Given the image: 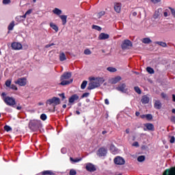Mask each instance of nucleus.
I'll use <instances>...</instances> for the list:
<instances>
[{
  "instance_id": "63",
  "label": "nucleus",
  "mask_w": 175,
  "mask_h": 175,
  "mask_svg": "<svg viewBox=\"0 0 175 175\" xmlns=\"http://www.w3.org/2000/svg\"><path fill=\"white\" fill-rule=\"evenodd\" d=\"M141 118H146V115H142Z\"/></svg>"
},
{
  "instance_id": "23",
  "label": "nucleus",
  "mask_w": 175,
  "mask_h": 175,
  "mask_svg": "<svg viewBox=\"0 0 175 175\" xmlns=\"http://www.w3.org/2000/svg\"><path fill=\"white\" fill-rule=\"evenodd\" d=\"M145 126L147 128L148 131H154V124L151 123H148L145 124Z\"/></svg>"
},
{
  "instance_id": "49",
  "label": "nucleus",
  "mask_w": 175,
  "mask_h": 175,
  "mask_svg": "<svg viewBox=\"0 0 175 175\" xmlns=\"http://www.w3.org/2000/svg\"><path fill=\"white\" fill-rule=\"evenodd\" d=\"M162 0H150L152 3H159Z\"/></svg>"
},
{
  "instance_id": "39",
  "label": "nucleus",
  "mask_w": 175,
  "mask_h": 175,
  "mask_svg": "<svg viewBox=\"0 0 175 175\" xmlns=\"http://www.w3.org/2000/svg\"><path fill=\"white\" fill-rule=\"evenodd\" d=\"M92 28H93V29H96V31H101L102 30V27H100L99 26H96V25H93Z\"/></svg>"
},
{
  "instance_id": "55",
  "label": "nucleus",
  "mask_w": 175,
  "mask_h": 175,
  "mask_svg": "<svg viewBox=\"0 0 175 175\" xmlns=\"http://www.w3.org/2000/svg\"><path fill=\"white\" fill-rule=\"evenodd\" d=\"M105 105H109V99L106 98V99L105 100Z\"/></svg>"
},
{
  "instance_id": "21",
  "label": "nucleus",
  "mask_w": 175,
  "mask_h": 175,
  "mask_svg": "<svg viewBox=\"0 0 175 175\" xmlns=\"http://www.w3.org/2000/svg\"><path fill=\"white\" fill-rule=\"evenodd\" d=\"M142 43L145 44H150V43H152V40L150 39V38H145L142 40Z\"/></svg>"
},
{
  "instance_id": "53",
  "label": "nucleus",
  "mask_w": 175,
  "mask_h": 175,
  "mask_svg": "<svg viewBox=\"0 0 175 175\" xmlns=\"http://www.w3.org/2000/svg\"><path fill=\"white\" fill-rule=\"evenodd\" d=\"M90 95V93H84L82 95V98H88V96Z\"/></svg>"
},
{
  "instance_id": "64",
  "label": "nucleus",
  "mask_w": 175,
  "mask_h": 175,
  "mask_svg": "<svg viewBox=\"0 0 175 175\" xmlns=\"http://www.w3.org/2000/svg\"><path fill=\"white\" fill-rule=\"evenodd\" d=\"M16 109H17V110H21L22 108H21V107H18H18H16Z\"/></svg>"
},
{
  "instance_id": "25",
  "label": "nucleus",
  "mask_w": 175,
  "mask_h": 175,
  "mask_svg": "<svg viewBox=\"0 0 175 175\" xmlns=\"http://www.w3.org/2000/svg\"><path fill=\"white\" fill-rule=\"evenodd\" d=\"M82 158L73 159L72 157H70V160L72 163H77V162H80V161H82Z\"/></svg>"
},
{
  "instance_id": "27",
  "label": "nucleus",
  "mask_w": 175,
  "mask_h": 175,
  "mask_svg": "<svg viewBox=\"0 0 175 175\" xmlns=\"http://www.w3.org/2000/svg\"><path fill=\"white\" fill-rule=\"evenodd\" d=\"M50 27H51V28H53L54 29V31H55L56 32H58V26L57 25H56L53 23H51Z\"/></svg>"
},
{
  "instance_id": "32",
  "label": "nucleus",
  "mask_w": 175,
  "mask_h": 175,
  "mask_svg": "<svg viewBox=\"0 0 175 175\" xmlns=\"http://www.w3.org/2000/svg\"><path fill=\"white\" fill-rule=\"evenodd\" d=\"M87 84H88L87 81H83L81 85V90H84L85 88V87H87Z\"/></svg>"
},
{
  "instance_id": "41",
  "label": "nucleus",
  "mask_w": 175,
  "mask_h": 175,
  "mask_svg": "<svg viewBox=\"0 0 175 175\" xmlns=\"http://www.w3.org/2000/svg\"><path fill=\"white\" fill-rule=\"evenodd\" d=\"M134 90L137 94H142V90H140V88L139 87H135Z\"/></svg>"
},
{
  "instance_id": "43",
  "label": "nucleus",
  "mask_w": 175,
  "mask_h": 175,
  "mask_svg": "<svg viewBox=\"0 0 175 175\" xmlns=\"http://www.w3.org/2000/svg\"><path fill=\"white\" fill-rule=\"evenodd\" d=\"M11 84H12V81H10V80H7V81H5V85H6V87H10Z\"/></svg>"
},
{
  "instance_id": "17",
  "label": "nucleus",
  "mask_w": 175,
  "mask_h": 175,
  "mask_svg": "<svg viewBox=\"0 0 175 175\" xmlns=\"http://www.w3.org/2000/svg\"><path fill=\"white\" fill-rule=\"evenodd\" d=\"M79 99V96L77 94H74L72 95L70 98H69V103H74L75 100H78Z\"/></svg>"
},
{
  "instance_id": "44",
  "label": "nucleus",
  "mask_w": 175,
  "mask_h": 175,
  "mask_svg": "<svg viewBox=\"0 0 175 175\" xmlns=\"http://www.w3.org/2000/svg\"><path fill=\"white\" fill-rule=\"evenodd\" d=\"M146 120H152V115L151 114H146Z\"/></svg>"
},
{
  "instance_id": "8",
  "label": "nucleus",
  "mask_w": 175,
  "mask_h": 175,
  "mask_svg": "<svg viewBox=\"0 0 175 175\" xmlns=\"http://www.w3.org/2000/svg\"><path fill=\"white\" fill-rule=\"evenodd\" d=\"M163 175H175V167H172L170 169H166Z\"/></svg>"
},
{
  "instance_id": "52",
  "label": "nucleus",
  "mask_w": 175,
  "mask_h": 175,
  "mask_svg": "<svg viewBox=\"0 0 175 175\" xmlns=\"http://www.w3.org/2000/svg\"><path fill=\"white\" fill-rule=\"evenodd\" d=\"M170 142V143H172V144L174 143V142H175V138H174V136L171 137Z\"/></svg>"
},
{
  "instance_id": "18",
  "label": "nucleus",
  "mask_w": 175,
  "mask_h": 175,
  "mask_svg": "<svg viewBox=\"0 0 175 175\" xmlns=\"http://www.w3.org/2000/svg\"><path fill=\"white\" fill-rule=\"evenodd\" d=\"M141 102L144 105H147V103H148V102H150V98H148V96L145 95V96H142Z\"/></svg>"
},
{
  "instance_id": "11",
  "label": "nucleus",
  "mask_w": 175,
  "mask_h": 175,
  "mask_svg": "<svg viewBox=\"0 0 175 175\" xmlns=\"http://www.w3.org/2000/svg\"><path fill=\"white\" fill-rule=\"evenodd\" d=\"M85 169L86 170H88V172H95V170H96V167H95V165H94V164L91 163H88L86 164Z\"/></svg>"
},
{
  "instance_id": "48",
  "label": "nucleus",
  "mask_w": 175,
  "mask_h": 175,
  "mask_svg": "<svg viewBox=\"0 0 175 175\" xmlns=\"http://www.w3.org/2000/svg\"><path fill=\"white\" fill-rule=\"evenodd\" d=\"M76 170H70V175H76Z\"/></svg>"
},
{
  "instance_id": "30",
  "label": "nucleus",
  "mask_w": 175,
  "mask_h": 175,
  "mask_svg": "<svg viewBox=\"0 0 175 175\" xmlns=\"http://www.w3.org/2000/svg\"><path fill=\"white\" fill-rule=\"evenodd\" d=\"M146 70L148 73H150V75H154V69L151 67H147Z\"/></svg>"
},
{
  "instance_id": "9",
  "label": "nucleus",
  "mask_w": 175,
  "mask_h": 175,
  "mask_svg": "<svg viewBox=\"0 0 175 175\" xmlns=\"http://www.w3.org/2000/svg\"><path fill=\"white\" fill-rule=\"evenodd\" d=\"M114 163L116 165H124L125 160L121 157H117L114 159Z\"/></svg>"
},
{
  "instance_id": "29",
  "label": "nucleus",
  "mask_w": 175,
  "mask_h": 175,
  "mask_svg": "<svg viewBox=\"0 0 175 175\" xmlns=\"http://www.w3.org/2000/svg\"><path fill=\"white\" fill-rule=\"evenodd\" d=\"M13 28H14V21H12L8 25L9 31H13Z\"/></svg>"
},
{
  "instance_id": "51",
  "label": "nucleus",
  "mask_w": 175,
  "mask_h": 175,
  "mask_svg": "<svg viewBox=\"0 0 175 175\" xmlns=\"http://www.w3.org/2000/svg\"><path fill=\"white\" fill-rule=\"evenodd\" d=\"M170 9L171 10V13H172V16H174V17H175V10H174V9H173V8H170Z\"/></svg>"
},
{
  "instance_id": "50",
  "label": "nucleus",
  "mask_w": 175,
  "mask_h": 175,
  "mask_svg": "<svg viewBox=\"0 0 175 175\" xmlns=\"http://www.w3.org/2000/svg\"><path fill=\"white\" fill-rule=\"evenodd\" d=\"M132 146H133V147H139V142H134V143L132 144Z\"/></svg>"
},
{
  "instance_id": "6",
  "label": "nucleus",
  "mask_w": 175,
  "mask_h": 175,
  "mask_svg": "<svg viewBox=\"0 0 175 175\" xmlns=\"http://www.w3.org/2000/svg\"><path fill=\"white\" fill-rule=\"evenodd\" d=\"M98 157H106L107 154V149L105 148H100L96 152Z\"/></svg>"
},
{
  "instance_id": "60",
  "label": "nucleus",
  "mask_w": 175,
  "mask_h": 175,
  "mask_svg": "<svg viewBox=\"0 0 175 175\" xmlns=\"http://www.w3.org/2000/svg\"><path fill=\"white\" fill-rule=\"evenodd\" d=\"M46 49H49V47H51V44H46L45 46Z\"/></svg>"
},
{
  "instance_id": "57",
  "label": "nucleus",
  "mask_w": 175,
  "mask_h": 175,
  "mask_svg": "<svg viewBox=\"0 0 175 175\" xmlns=\"http://www.w3.org/2000/svg\"><path fill=\"white\" fill-rule=\"evenodd\" d=\"M131 130L129 129H126V133L129 134Z\"/></svg>"
},
{
  "instance_id": "34",
  "label": "nucleus",
  "mask_w": 175,
  "mask_h": 175,
  "mask_svg": "<svg viewBox=\"0 0 175 175\" xmlns=\"http://www.w3.org/2000/svg\"><path fill=\"white\" fill-rule=\"evenodd\" d=\"M157 44L159 46H161V47H166V46H167V44H166V42H157Z\"/></svg>"
},
{
  "instance_id": "4",
  "label": "nucleus",
  "mask_w": 175,
  "mask_h": 175,
  "mask_svg": "<svg viewBox=\"0 0 175 175\" xmlns=\"http://www.w3.org/2000/svg\"><path fill=\"white\" fill-rule=\"evenodd\" d=\"M3 100L5 103L8 105V106H11L13 107V106L16 105V99H14L13 97L7 96L3 99Z\"/></svg>"
},
{
  "instance_id": "7",
  "label": "nucleus",
  "mask_w": 175,
  "mask_h": 175,
  "mask_svg": "<svg viewBox=\"0 0 175 175\" xmlns=\"http://www.w3.org/2000/svg\"><path fill=\"white\" fill-rule=\"evenodd\" d=\"M15 84H18L21 87H24V85H27V79L25 78H20L17 81H14Z\"/></svg>"
},
{
  "instance_id": "37",
  "label": "nucleus",
  "mask_w": 175,
  "mask_h": 175,
  "mask_svg": "<svg viewBox=\"0 0 175 175\" xmlns=\"http://www.w3.org/2000/svg\"><path fill=\"white\" fill-rule=\"evenodd\" d=\"M40 118L42 121H46L47 120V116L44 113L41 114Z\"/></svg>"
},
{
  "instance_id": "20",
  "label": "nucleus",
  "mask_w": 175,
  "mask_h": 175,
  "mask_svg": "<svg viewBox=\"0 0 175 175\" xmlns=\"http://www.w3.org/2000/svg\"><path fill=\"white\" fill-rule=\"evenodd\" d=\"M59 18H61L63 25H65L67 23L68 16H66V15H60Z\"/></svg>"
},
{
  "instance_id": "40",
  "label": "nucleus",
  "mask_w": 175,
  "mask_h": 175,
  "mask_svg": "<svg viewBox=\"0 0 175 175\" xmlns=\"http://www.w3.org/2000/svg\"><path fill=\"white\" fill-rule=\"evenodd\" d=\"M84 54H85V55H90V54H92L91 50L85 49L84 51Z\"/></svg>"
},
{
  "instance_id": "46",
  "label": "nucleus",
  "mask_w": 175,
  "mask_h": 175,
  "mask_svg": "<svg viewBox=\"0 0 175 175\" xmlns=\"http://www.w3.org/2000/svg\"><path fill=\"white\" fill-rule=\"evenodd\" d=\"M3 5H9L10 3V0H3Z\"/></svg>"
},
{
  "instance_id": "62",
  "label": "nucleus",
  "mask_w": 175,
  "mask_h": 175,
  "mask_svg": "<svg viewBox=\"0 0 175 175\" xmlns=\"http://www.w3.org/2000/svg\"><path fill=\"white\" fill-rule=\"evenodd\" d=\"M164 17H167V12H164Z\"/></svg>"
},
{
  "instance_id": "15",
  "label": "nucleus",
  "mask_w": 175,
  "mask_h": 175,
  "mask_svg": "<svg viewBox=\"0 0 175 175\" xmlns=\"http://www.w3.org/2000/svg\"><path fill=\"white\" fill-rule=\"evenodd\" d=\"M121 8H122L121 3H116L114 4V10L115 12H116V13H120Z\"/></svg>"
},
{
  "instance_id": "10",
  "label": "nucleus",
  "mask_w": 175,
  "mask_h": 175,
  "mask_svg": "<svg viewBox=\"0 0 175 175\" xmlns=\"http://www.w3.org/2000/svg\"><path fill=\"white\" fill-rule=\"evenodd\" d=\"M118 91H120V92H126L128 91V88L125 83L120 84L118 88H116Z\"/></svg>"
},
{
  "instance_id": "12",
  "label": "nucleus",
  "mask_w": 175,
  "mask_h": 175,
  "mask_svg": "<svg viewBox=\"0 0 175 175\" xmlns=\"http://www.w3.org/2000/svg\"><path fill=\"white\" fill-rule=\"evenodd\" d=\"M12 47L13 50H21V49H23V45L19 42H13L12 44Z\"/></svg>"
},
{
  "instance_id": "47",
  "label": "nucleus",
  "mask_w": 175,
  "mask_h": 175,
  "mask_svg": "<svg viewBox=\"0 0 175 175\" xmlns=\"http://www.w3.org/2000/svg\"><path fill=\"white\" fill-rule=\"evenodd\" d=\"M59 96H60L62 98V100H64V99H65L66 98V97H65L64 93L59 94Z\"/></svg>"
},
{
  "instance_id": "19",
  "label": "nucleus",
  "mask_w": 175,
  "mask_h": 175,
  "mask_svg": "<svg viewBox=\"0 0 175 175\" xmlns=\"http://www.w3.org/2000/svg\"><path fill=\"white\" fill-rule=\"evenodd\" d=\"M52 12L54 14H56V16H61V14H62V10H59L57 8L53 9Z\"/></svg>"
},
{
  "instance_id": "26",
  "label": "nucleus",
  "mask_w": 175,
  "mask_h": 175,
  "mask_svg": "<svg viewBox=\"0 0 175 175\" xmlns=\"http://www.w3.org/2000/svg\"><path fill=\"white\" fill-rule=\"evenodd\" d=\"M23 18H25V15L23 16H17L15 18L16 21H17V23H21V21H23Z\"/></svg>"
},
{
  "instance_id": "56",
  "label": "nucleus",
  "mask_w": 175,
  "mask_h": 175,
  "mask_svg": "<svg viewBox=\"0 0 175 175\" xmlns=\"http://www.w3.org/2000/svg\"><path fill=\"white\" fill-rule=\"evenodd\" d=\"M171 121H172V122H175V117H174V116H172V117L171 118Z\"/></svg>"
},
{
  "instance_id": "1",
  "label": "nucleus",
  "mask_w": 175,
  "mask_h": 175,
  "mask_svg": "<svg viewBox=\"0 0 175 175\" xmlns=\"http://www.w3.org/2000/svg\"><path fill=\"white\" fill-rule=\"evenodd\" d=\"M105 83L103 78H92L88 84V90H95L98 87H100V84Z\"/></svg>"
},
{
  "instance_id": "61",
  "label": "nucleus",
  "mask_w": 175,
  "mask_h": 175,
  "mask_svg": "<svg viewBox=\"0 0 175 175\" xmlns=\"http://www.w3.org/2000/svg\"><path fill=\"white\" fill-rule=\"evenodd\" d=\"M172 98H173V101L175 102V95L174 94L172 95Z\"/></svg>"
},
{
  "instance_id": "36",
  "label": "nucleus",
  "mask_w": 175,
  "mask_h": 175,
  "mask_svg": "<svg viewBox=\"0 0 175 175\" xmlns=\"http://www.w3.org/2000/svg\"><path fill=\"white\" fill-rule=\"evenodd\" d=\"M4 130L6 131V132H10V131H12V127H10V126L5 125L4 126Z\"/></svg>"
},
{
  "instance_id": "5",
  "label": "nucleus",
  "mask_w": 175,
  "mask_h": 175,
  "mask_svg": "<svg viewBox=\"0 0 175 175\" xmlns=\"http://www.w3.org/2000/svg\"><path fill=\"white\" fill-rule=\"evenodd\" d=\"M132 42L129 40H125L122 44V50H129L132 48Z\"/></svg>"
},
{
  "instance_id": "54",
  "label": "nucleus",
  "mask_w": 175,
  "mask_h": 175,
  "mask_svg": "<svg viewBox=\"0 0 175 175\" xmlns=\"http://www.w3.org/2000/svg\"><path fill=\"white\" fill-rule=\"evenodd\" d=\"M161 98H163V99L167 98V96L165 93H161Z\"/></svg>"
},
{
  "instance_id": "28",
  "label": "nucleus",
  "mask_w": 175,
  "mask_h": 175,
  "mask_svg": "<svg viewBox=\"0 0 175 175\" xmlns=\"http://www.w3.org/2000/svg\"><path fill=\"white\" fill-rule=\"evenodd\" d=\"M107 70H108V72H110L111 73H114L115 72H117V68L114 67H108L107 68Z\"/></svg>"
},
{
  "instance_id": "22",
  "label": "nucleus",
  "mask_w": 175,
  "mask_h": 175,
  "mask_svg": "<svg viewBox=\"0 0 175 175\" xmlns=\"http://www.w3.org/2000/svg\"><path fill=\"white\" fill-rule=\"evenodd\" d=\"M43 175H55V172L52 170H46L42 172Z\"/></svg>"
},
{
  "instance_id": "2",
  "label": "nucleus",
  "mask_w": 175,
  "mask_h": 175,
  "mask_svg": "<svg viewBox=\"0 0 175 175\" xmlns=\"http://www.w3.org/2000/svg\"><path fill=\"white\" fill-rule=\"evenodd\" d=\"M72 77V72H64L61 77L60 85H68L73 82V79H69Z\"/></svg>"
},
{
  "instance_id": "42",
  "label": "nucleus",
  "mask_w": 175,
  "mask_h": 175,
  "mask_svg": "<svg viewBox=\"0 0 175 175\" xmlns=\"http://www.w3.org/2000/svg\"><path fill=\"white\" fill-rule=\"evenodd\" d=\"M31 13H32V10H27L24 14V16H25V18H27V16H29V14H31Z\"/></svg>"
},
{
  "instance_id": "58",
  "label": "nucleus",
  "mask_w": 175,
  "mask_h": 175,
  "mask_svg": "<svg viewBox=\"0 0 175 175\" xmlns=\"http://www.w3.org/2000/svg\"><path fill=\"white\" fill-rule=\"evenodd\" d=\"M135 116H137V117H139L140 116V112L135 113Z\"/></svg>"
},
{
  "instance_id": "13",
  "label": "nucleus",
  "mask_w": 175,
  "mask_h": 175,
  "mask_svg": "<svg viewBox=\"0 0 175 175\" xmlns=\"http://www.w3.org/2000/svg\"><path fill=\"white\" fill-rule=\"evenodd\" d=\"M109 38H110V36L105 33H101L98 36L99 40H106V39H109Z\"/></svg>"
},
{
  "instance_id": "3",
  "label": "nucleus",
  "mask_w": 175,
  "mask_h": 175,
  "mask_svg": "<svg viewBox=\"0 0 175 175\" xmlns=\"http://www.w3.org/2000/svg\"><path fill=\"white\" fill-rule=\"evenodd\" d=\"M46 103V105H49V106H51V105H53V109L54 110H55V107L61 104V100L58 97H53L47 100Z\"/></svg>"
},
{
  "instance_id": "24",
  "label": "nucleus",
  "mask_w": 175,
  "mask_h": 175,
  "mask_svg": "<svg viewBox=\"0 0 175 175\" xmlns=\"http://www.w3.org/2000/svg\"><path fill=\"white\" fill-rule=\"evenodd\" d=\"M59 61H66V55L64 53H60L59 54Z\"/></svg>"
},
{
  "instance_id": "45",
  "label": "nucleus",
  "mask_w": 175,
  "mask_h": 175,
  "mask_svg": "<svg viewBox=\"0 0 175 175\" xmlns=\"http://www.w3.org/2000/svg\"><path fill=\"white\" fill-rule=\"evenodd\" d=\"M10 88H11V90H14L15 91H17L18 90L17 86L13 84L10 86Z\"/></svg>"
},
{
  "instance_id": "33",
  "label": "nucleus",
  "mask_w": 175,
  "mask_h": 175,
  "mask_svg": "<svg viewBox=\"0 0 175 175\" xmlns=\"http://www.w3.org/2000/svg\"><path fill=\"white\" fill-rule=\"evenodd\" d=\"M110 150L112 152H113V154H115L116 152H117V148H116V146H114L113 145H111L110 147Z\"/></svg>"
},
{
  "instance_id": "14",
  "label": "nucleus",
  "mask_w": 175,
  "mask_h": 175,
  "mask_svg": "<svg viewBox=\"0 0 175 175\" xmlns=\"http://www.w3.org/2000/svg\"><path fill=\"white\" fill-rule=\"evenodd\" d=\"M121 79H122L121 77L118 76V77L111 79L110 83H111V84H117V83H118V81H121Z\"/></svg>"
},
{
  "instance_id": "35",
  "label": "nucleus",
  "mask_w": 175,
  "mask_h": 175,
  "mask_svg": "<svg viewBox=\"0 0 175 175\" xmlns=\"http://www.w3.org/2000/svg\"><path fill=\"white\" fill-rule=\"evenodd\" d=\"M146 159V157L144 156H139L137 158L138 162H143Z\"/></svg>"
},
{
  "instance_id": "59",
  "label": "nucleus",
  "mask_w": 175,
  "mask_h": 175,
  "mask_svg": "<svg viewBox=\"0 0 175 175\" xmlns=\"http://www.w3.org/2000/svg\"><path fill=\"white\" fill-rule=\"evenodd\" d=\"M133 16H137V13L136 12H133Z\"/></svg>"
},
{
  "instance_id": "16",
  "label": "nucleus",
  "mask_w": 175,
  "mask_h": 175,
  "mask_svg": "<svg viewBox=\"0 0 175 175\" xmlns=\"http://www.w3.org/2000/svg\"><path fill=\"white\" fill-rule=\"evenodd\" d=\"M154 108H156L157 110H159L162 107V103L159 100H155L154 104Z\"/></svg>"
},
{
  "instance_id": "38",
  "label": "nucleus",
  "mask_w": 175,
  "mask_h": 175,
  "mask_svg": "<svg viewBox=\"0 0 175 175\" xmlns=\"http://www.w3.org/2000/svg\"><path fill=\"white\" fill-rule=\"evenodd\" d=\"M102 16H105V11H101L97 14L98 18H100V17H102Z\"/></svg>"
},
{
  "instance_id": "31",
  "label": "nucleus",
  "mask_w": 175,
  "mask_h": 175,
  "mask_svg": "<svg viewBox=\"0 0 175 175\" xmlns=\"http://www.w3.org/2000/svg\"><path fill=\"white\" fill-rule=\"evenodd\" d=\"M159 16H161V12H159V10H157L154 14V18H158Z\"/></svg>"
}]
</instances>
